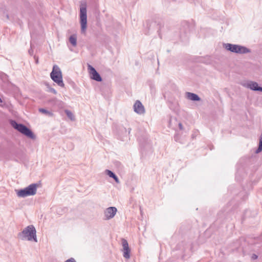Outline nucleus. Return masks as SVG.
Returning <instances> with one entry per match:
<instances>
[{
    "instance_id": "2eb2a0df",
    "label": "nucleus",
    "mask_w": 262,
    "mask_h": 262,
    "mask_svg": "<svg viewBox=\"0 0 262 262\" xmlns=\"http://www.w3.org/2000/svg\"><path fill=\"white\" fill-rule=\"evenodd\" d=\"M38 111L40 113L44 114L45 115L49 117H53L54 115L52 112L49 111L43 108H40L38 109Z\"/></svg>"
},
{
    "instance_id": "a211bd4d",
    "label": "nucleus",
    "mask_w": 262,
    "mask_h": 262,
    "mask_svg": "<svg viewBox=\"0 0 262 262\" xmlns=\"http://www.w3.org/2000/svg\"><path fill=\"white\" fill-rule=\"evenodd\" d=\"M28 52H29V54L30 55H32L33 54V49H32V43H31V48L29 50Z\"/></svg>"
},
{
    "instance_id": "393cba45",
    "label": "nucleus",
    "mask_w": 262,
    "mask_h": 262,
    "mask_svg": "<svg viewBox=\"0 0 262 262\" xmlns=\"http://www.w3.org/2000/svg\"><path fill=\"white\" fill-rule=\"evenodd\" d=\"M36 63H38V59H36Z\"/></svg>"
},
{
    "instance_id": "0eeeda50",
    "label": "nucleus",
    "mask_w": 262,
    "mask_h": 262,
    "mask_svg": "<svg viewBox=\"0 0 262 262\" xmlns=\"http://www.w3.org/2000/svg\"><path fill=\"white\" fill-rule=\"evenodd\" d=\"M88 68L89 71L90 77L92 79L98 82L102 81V79L101 76L93 67L90 64H88Z\"/></svg>"
},
{
    "instance_id": "f8f14e48",
    "label": "nucleus",
    "mask_w": 262,
    "mask_h": 262,
    "mask_svg": "<svg viewBox=\"0 0 262 262\" xmlns=\"http://www.w3.org/2000/svg\"><path fill=\"white\" fill-rule=\"evenodd\" d=\"M186 96L188 99L194 101H200L201 100L200 97L197 94L194 93L187 92Z\"/></svg>"
},
{
    "instance_id": "ddd939ff",
    "label": "nucleus",
    "mask_w": 262,
    "mask_h": 262,
    "mask_svg": "<svg viewBox=\"0 0 262 262\" xmlns=\"http://www.w3.org/2000/svg\"><path fill=\"white\" fill-rule=\"evenodd\" d=\"M105 173L110 178L114 179V180L117 183H120L118 178L115 174V173L114 172H113L112 171L108 170V169H106L105 170Z\"/></svg>"
},
{
    "instance_id": "4468645a",
    "label": "nucleus",
    "mask_w": 262,
    "mask_h": 262,
    "mask_svg": "<svg viewBox=\"0 0 262 262\" xmlns=\"http://www.w3.org/2000/svg\"><path fill=\"white\" fill-rule=\"evenodd\" d=\"M69 41L73 47H76L77 45V36L76 35L73 34L70 36Z\"/></svg>"
},
{
    "instance_id": "f03ea898",
    "label": "nucleus",
    "mask_w": 262,
    "mask_h": 262,
    "mask_svg": "<svg viewBox=\"0 0 262 262\" xmlns=\"http://www.w3.org/2000/svg\"><path fill=\"white\" fill-rule=\"evenodd\" d=\"M11 126L16 130L24 135L28 138L32 139H35L36 137L33 132L22 123H18L16 121L11 120L10 121Z\"/></svg>"
},
{
    "instance_id": "7ed1b4c3",
    "label": "nucleus",
    "mask_w": 262,
    "mask_h": 262,
    "mask_svg": "<svg viewBox=\"0 0 262 262\" xmlns=\"http://www.w3.org/2000/svg\"><path fill=\"white\" fill-rule=\"evenodd\" d=\"M37 184L33 183L28 187L16 191L17 195L18 197L25 198L27 196L34 195L36 193Z\"/></svg>"
},
{
    "instance_id": "f257e3e1",
    "label": "nucleus",
    "mask_w": 262,
    "mask_h": 262,
    "mask_svg": "<svg viewBox=\"0 0 262 262\" xmlns=\"http://www.w3.org/2000/svg\"><path fill=\"white\" fill-rule=\"evenodd\" d=\"M36 231L33 225H29L25 228L21 232L19 233L18 236L22 240L32 241L37 242L36 235Z\"/></svg>"
},
{
    "instance_id": "412c9836",
    "label": "nucleus",
    "mask_w": 262,
    "mask_h": 262,
    "mask_svg": "<svg viewBox=\"0 0 262 262\" xmlns=\"http://www.w3.org/2000/svg\"><path fill=\"white\" fill-rule=\"evenodd\" d=\"M179 127L180 129H181V130L183 129V125L181 123H179Z\"/></svg>"
},
{
    "instance_id": "6e6552de",
    "label": "nucleus",
    "mask_w": 262,
    "mask_h": 262,
    "mask_svg": "<svg viewBox=\"0 0 262 262\" xmlns=\"http://www.w3.org/2000/svg\"><path fill=\"white\" fill-rule=\"evenodd\" d=\"M244 85L251 90L262 92V87L259 86L256 82L250 81L245 83Z\"/></svg>"
},
{
    "instance_id": "aec40b11",
    "label": "nucleus",
    "mask_w": 262,
    "mask_h": 262,
    "mask_svg": "<svg viewBox=\"0 0 262 262\" xmlns=\"http://www.w3.org/2000/svg\"><path fill=\"white\" fill-rule=\"evenodd\" d=\"M257 257H258L257 255H256V254H253L252 255V258L253 259H257Z\"/></svg>"
},
{
    "instance_id": "20e7f679",
    "label": "nucleus",
    "mask_w": 262,
    "mask_h": 262,
    "mask_svg": "<svg viewBox=\"0 0 262 262\" xmlns=\"http://www.w3.org/2000/svg\"><path fill=\"white\" fill-rule=\"evenodd\" d=\"M50 77L54 82L59 86L63 88L64 84L62 80L61 71L57 65H54L52 72L50 73Z\"/></svg>"
},
{
    "instance_id": "f3484780",
    "label": "nucleus",
    "mask_w": 262,
    "mask_h": 262,
    "mask_svg": "<svg viewBox=\"0 0 262 262\" xmlns=\"http://www.w3.org/2000/svg\"><path fill=\"white\" fill-rule=\"evenodd\" d=\"M49 92H51V93H52L54 94H57V92L56 91L53 89V88H50L49 89Z\"/></svg>"
},
{
    "instance_id": "dca6fc26",
    "label": "nucleus",
    "mask_w": 262,
    "mask_h": 262,
    "mask_svg": "<svg viewBox=\"0 0 262 262\" xmlns=\"http://www.w3.org/2000/svg\"><path fill=\"white\" fill-rule=\"evenodd\" d=\"M64 112L67 116L68 117V118L71 119V120L73 121L75 120L74 116L70 111L68 110H66L64 111Z\"/></svg>"
},
{
    "instance_id": "39448f33",
    "label": "nucleus",
    "mask_w": 262,
    "mask_h": 262,
    "mask_svg": "<svg viewBox=\"0 0 262 262\" xmlns=\"http://www.w3.org/2000/svg\"><path fill=\"white\" fill-rule=\"evenodd\" d=\"M223 46L227 50L235 53L246 54L251 52L248 48L238 45L227 43H224Z\"/></svg>"
},
{
    "instance_id": "4be33fe9",
    "label": "nucleus",
    "mask_w": 262,
    "mask_h": 262,
    "mask_svg": "<svg viewBox=\"0 0 262 262\" xmlns=\"http://www.w3.org/2000/svg\"><path fill=\"white\" fill-rule=\"evenodd\" d=\"M116 165H121V163L119 162H116Z\"/></svg>"
},
{
    "instance_id": "9d476101",
    "label": "nucleus",
    "mask_w": 262,
    "mask_h": 262,
    "mask_svg": "<svg viewBox=\"0 0 262 262\" xmlns=\"http://www.w3.org/2000/svg\"><path fill=\"white\" fill-rule=\"evenodd\" d=\"M117 209L115 207H110L107 208L104 211L106 219L110 220L112 219L116 214Z\"/></svg>"
},
{
    "instance_id": "423d86ee",
    "label": "nucleus",
    "mask_w": 262,
    "mask_h": 262,
    "mask_svg": "<svg viewBox=\"0 0 262 262\" xmlns=\"http://www.w3.org/2000/svg\"><path fill=\"white\" fill-rule=\"evenodd\" d=\"M80 21L81 24V31L82 33L85 32L87 27L86 7L85 5L82 6L80 8Z\"/></svg>"
},
{
    "instance_id": "a878e982",
    "label": "nucleus",
    "mask_w": 262,
    "mask_h": 262,
    "mask_svg": "<svg viewBox=\"0 0 262 262\" xmlns=\"http://www.w3.org/2000/svg\"><path fill=\"white\" fill-rule=\"evenodd\" d=\"M7 17L8 18H9L8 15H7Z\"/></svg>"
},
{
    "instance_id": "6ab92c4d",
    "label": "nucleus",
    "mask_w": 262,
    "mask_h": 262,
    "mask_svg": "<svg viewBox=\"0 0 262 262\" xmlns=\"http://www.w3.org/2000/svg\"><path fill=\"white\" fill-rule=\"evenodd\" d=\"M64 262H76V260L73 258H71L66 260Z\"/></svg>"
},
{
    "instance_id": "9b49d317",
    "label": "nucleus",
    "mask_w": 262,
    "mask_h": 262,
    "mask_svg": "<svg viewBox=\"0 0 262 262\" xmlns=\"http://www.w3.org/2000/svg\"><path fill=\"white\" fill-rule=\"evenodd\" d=\"M134 111L138 114H143L145 113L144 106L139 100H137L134 105Z\"/></svg>"
},
{
    "instance_id": "5701e85b",
    "label": "nucleus",
    "mask_w": 262,
    "mask_h": 262,
    "mask_svg": "<svg viewBox=\"0 0 262 262\" xmlns=\"http://www.w3.org/2000/svg\"><path fill=\"white\" fill-rule=\"evenodd\" d=\"M130 129H131L130 128H129L128 134H129V133H130Z\"/></svg>"
},
{
    "instance_id": "b1692460",
    "label": "nucleus",
    "mask_w": 262,
    "mask_h": 262,
    "mask_svg": "<svg viewBox=\"0 0 262 262\" xmlns=\"http://www.w3.org/2000/svg\"><path fill=\"white\" fill-rule=\"evenodd\" d=\"M0 102H2V100L1 98H0Z\"/></svg>"
},
{
    "instance_id": "1a4fd4ad",
    "label": "nucleus",
    "mask_w": 262,
    "mask_h": 262,
    "mask_svg": "<svg viewBox=\"0 0 262 262\" xmlns=\"http://www.w3.org/2000/svg\"><path fill=\"white\" fill-rule=\"evenodd\" d=\"M122 245L123 247V256L126 259L129 258L130 250L129 248L127 241L123 238L122 239Z\"/></svg>"
}]
</instances>
